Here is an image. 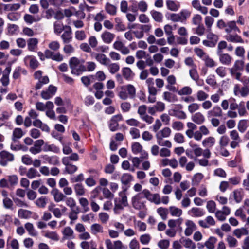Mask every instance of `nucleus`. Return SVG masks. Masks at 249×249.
<instances>
[{"label":"nucleus","mask_w":249,"mask_h":249,"mask_svg":"<svg viewBox=\"0 0 249 249\" xmlns=\"http://www.w3.org/2000/svg\"><path fill=\"white\" fill-rule=\"evenodd\" d=\"M51 194L53 196L54 201L56 202L64 201L66 197V196L57 189L53 190Z\"/></svg>","instance_id":"26"},{"label":"nucleus","mask_w":249,"mask_h":249,"mask_svg":"<svg viewBox=\"0 0 249 249\" xmlns=\"http://www.w3.org/2000/svg\"><path fill=\"white\" fill-rule=\"evenodd\" d=\"M221 63L225 65H230L232 58L228 53H220L218 54Z\"/></svg>","instance_id":"27"},{"label":"nucleus","mask_w":249,"mask_h":249,"mask_svg":"<svg viewBox=\"0 0 249 249\" xmlns=\"http://www.w3.org/2000/svg\"><path fill=\"white\" fill-rule=\"evenodd\" d=\"M123 119V116L121 114L113 116L109 122L108 126L111 131H116L119 127L118 122Z\"/></svg>","instance_id":"11"},{"label":"nucleus","mask_w":249,"mask_h":249,"mask_svg":"<svg viewBox=\"0 0 249 249\" xmlns=\"http://www.w3.org/2000/svg\"><path fill=\"white\" fill-rule=\"evenodd\" d=\"M66 28L67 29L64 30V33L61 36L64 44L69 43L71 41L72 38L71 28L70 26H67Z\"/></svg>","instance_id":"18"},{"label":"nucleus","mask_w":249,"mask_h":249,"mask_svg":"<svg viewBox=\"0 0 249 249\" xmlns=\"http://www.w3.org/2000/svg\"><path fill=\"white\" fill-rule=\"evenodd\" d=\"M21 73L25 75L27 73V71L25 70L22 69L20 67H16L14 70L13 74V78L14 79L19 78L20 76Z\"/></svg>","instance_id":"62"},{"label":"nucleus","mask_w":249,"mask_h":249,"mask_svg":"<svg viewBox=\"0 0 249 249\" xmlns=\"http://www.w3.org/2000/svg\"><path fill=\"white\" fill-rule=\"evenodd\" d=\"M191 119L193 122L197 124H201L205 121L204 115L200 112L194 114L191 117Z\"/></svg>","instance_id":"24"},{"label":"nucleus","mask_w":249,"mask_h":249,"mask_svg":"<svg viewBox=\"0 0 249 249\" xmlns=\"http://www.w3.org/2000/svg\"><path fill=\"white\" fill-rule=\"evenodd\" d=\"M142 194L143 198L145 197L147 200L156 205L160 203V197L159 194H152L149 190L145 189L141 192Z\"/></svg>","instance_id":"7"},{"label":"nucleus","mask_w":249,"mask_h":249,"mask_svg":"<svg viewBox=\"0 0 249 249\" xmlns=\"http://www.w3.org/2000/svg\"><path fill=\"white\" fill-rule=\"evenodd\" d=\"M170 115L179 119H185L187 117L186 113L183 111L179 110H172L170 112Z\"/></svg>","instance_id":"44"},{"label":"nucleus","mask_w":249,"mask_h":249,"mask_svg":"<svg viewBox=\"0 0 249 249\" xmlns=\"http://www.w3.org/2000/svg\"><path fill=\"white\" fill-rule=\"evenodd\" d=\"M128 187H123V190L119 192V197L114 199V212L115 214H120L124 207L128 206L126 192Z\"/></svg>","instance_id":"3"},{"label":"nucleus","mask_w":249,"mask_h":249,"mask_svg":"<svg viewBox=\"0 0 249 249\" xmlns=\"http://www.w3.org/2000/svg\"><path fill=\"white\" fill-rule=\"evenodd\" d=\"M40 174L38 172L37 170L34 168H30L28 170L27 174V177L30 179L35 178L36 177H39Z\"/></svg>","instance_id":"64"},{"label":"nucleus","mask_w":249,"mask_h":249,"mask_svg":"<svg viewBox=\"0 0 249 249\" xmlns=\"http://www.w3.org/2000/svg\"><path fill=\"white\" fill-rule=\"evenodd\" d=\"M80 212L79 207L75 208L74 209H70V212L69 213V218L71 221H75L78 219V214Z\"/></svg>","instance_id":"48"},{"label":"nucleus","mask_w":249,"mask_h":249,"mask_svg":"<svg viewBox=\"0 0 249 249\" xmlns=\"http://www.w3.org/2000/svg\"><path fill=\"white\" fill-rule=\"evenodd\" d=\"M216 140L214 137L209 136L205 138L202 142V145L204 147H212L215 143Z\"/></svg>","instance_id":"35"},{"label":"nucleus","mask_w":249,"mask_h":249,"mask_svg":"<svg viewBox=\"0 0 249 249\" xmlns=\"http://www.w3.org/2000/svg\"><path fill=\"white\" fill-rule=\"evenodd\" d=\"M191 12L182 10L179 13H170L166 15L167 18L173 22H184L191 15Z\"/></svg>","instance_id":"6"},{"label":"nucleus","mask_w":249,"mask_h":249,"mask_svg":"<svg viewBox=\"0 0 249 249\" xmlns=\"http://www.w3.org/2000/svg\"><path fill=\"white\" fill-rule=\"evenodd\" d=\"M49 49L45 50L46 59H50L56 62H61L64 56L58 51L60 48V44L57 40L50 41L48 45Z\"/></svg>","instance_id":"2"},{"label":"nucleus","mask_w":249,"mask_h":249,"mask_svg":"<svg viewBox=\"0 0 249 249\" xmlns=\"http://www.w3.org/2000/svg\"><path fill=\"white\" fill-rule=\"evenodd\" d=\"M49 82V79L47 76H42L41 78L38 80L37 83L35 86V89L36 90L40 89L42 87Z\"/></svg>","instance_id":"49"},{"label":"nucleus","mask_w":249,"mask_h":249,"mask_svg":"<svg viewBox=\"0 0 249 249\" xmlns=\"http://www.w3.org/2000/svg\"><path fill=\"white\" fill-rule=\"evenodd\" d=\"M67 25H64L61 21H56L54 22L53 29L54 32L56 35L60 34L63 31L67 29Z\"/></svg>","instance_id":"32"},{"label":"nucleus","mask_w":249,"mask_h":249,"mask_svg":"<svg viewBox=\"0 0 249 249\" xmlns=\"http://www.w3.org/2000/svg\"><path fill=\"white\" fill-rule=\"evenodd\" d=\"M231 196L233 197L236 203H240L242 201L244 196L243 191L241 189L235 190L233 191Z\"/></svg>","instance_id":"34"},{"label":"nucleus","mask_w":249,"mask_h":249,"mask_svg":"<svg viewBox=\"0 0 249 249\" xmlns=\"http://www.w3.org/2000/svg\"><path fill=\"white\" fill-rule=\"evenodd\" d=\"M65 166V171L69 174H73L78 170V167L71 163L66 164L65 162H62Z\"/></svg>","instance_id":"43"},{"label":"nucleus","mask_w":249,"mask_h":249,"mask_svg":"<svg viewBox=\"0 0 249 249\" xmlns=\"http://www.w3.org/2000/svg\"><path fill=\"white\" fill-rule=\"evenodd\" d=\"M43 158L47 162L51 165H56L59 163L58 157L56 156H48L44 155Z\"/></svg>","instance_id":"42"},{"label":"nucleus","mask_w":249,"mask_h":249,"mask_svg":"<svg viewBox=\"0 0 249 249\" xmlns=\"http://www.w3.org/2000/svg\"><path fill=\"white\" fill-rule=\"evenodd\" d=\"M65 202L66 205L68 206L70 209H74L75 208L79 207L76 205V202L75 199L71 197H66L65 199Z\"/></svg>","instance_id":"63"},{"label":"nucleus","mask_w":249,"mask_h":249,"mask_svg":"<svg viewBox=\"0 0 249 249\" xmlns=\"http://www.w3.org/2000/svg\"><path fill=\"white\" fill-rule=\"evenodd\" d=\"M163 98L164 100L168 102H174L178 100L177 96L169 91H165L163 93Z\"/></svg>","instance_id":"40"},{"label":"nucleus","mask_w":249,"mask_h":249,"mask_svg":"<svg viewBox=\"0 0 249 249\" xmlns=\"http://www.w3.org/2000/svg\"><path fill=\"white\" fill-rule=\"evenodd\" d=\"M216 26L220 29H224L225 32L227 33L225 38L228 41L235 43H244L241 36L236 33L237 32L240 33L241 31L237 26L235 21L226 22L223 19H220L217 21Z\"/></svg>","instance_id":"1"},{"label":"nucleus","mask_w":249,"mask_h":249,"mask_svg":"<svg viewBox=\"0 0 249 249\" xmlns=\"http://www.w3.org/2000/svg\"><path fill=\"white\" fill-rule=\"evenodd\" d=\"M0 164L3 166H6L8 162L13 161L14 156L10 152L3 150L0 152Z\"/></svg>","instance_id":"10"},{"label":"nucleus","mask_w":249,"mask_h":249,"mask_svg":"<svg viewBox=\"0 0 249 249\" xmlns=\"http://www.w3.org/2000/svg\"><path fill=\"white\" fill-rule=\"evenodd\" d=\"M115 35L107 31H104L101 36L103 41L106 44H110L113 40Z\"/></svg>","instance_id":"20"},{"label":"nucleus","mask_w":249,"mask_h":249,"mask_svg":"<svg viewBox=\"0 0 249 249\" xmlns=\"http://www.w3.org/2000/svg\"><path fill=\"white\" fill-rule=\"evenodd\" d=\"M169 211L173 216L179 217L182 213V211L175 206H170L169 208Z\"/></svg>","instance_id":"58"},{"label":"nucleus","mask_w":249,"mask_h":249,"mask_svg":"<svg viewBox=\"0 0 249 249\" xmlns=\"http://www.w3.org/2000/svg\"><path fill=\"white\" fill-rule=\"evenodd\" d=\"M91 232L93 235H96L98 233H102L104 232L103 226L98 223H95L90 226Z\"/></svg>","instance_id":"41"},{"label":"nucleus","mask_w":249,"mask_h":249,"mask_svg":"<svg viewBox=\"0 0 249 249\" xmlns=\"http://www.w3.org/2000/svg\"><path fill=\"white\" fill-rule=\"evenodd\" d=\"M25 228L30 235L34 237L37 235V232L35 230L32 223L30 222L26 223L25 224Z\"/></svg>","instance_id":"50"},{"label":"nucleus","mask_w":249,"mask_h":249,"mask_svg":"<svg viewBox=\"0 0 249 249\" xmlns=\"http://www.w3.org/2000/svg\"><path fill=\"white\" fill-rule=\"evenodd\" d=\"M189 214L192 217H200L205 214V211L200 208L193 207L188 212Z\"/></svg>","instance_id":"23"},{"label":"nucleus","mask_w":249,"mask_h":249,"mask_svg":"<svg viewBox=\"0 0 249 249\" xmlns=\"http://www.w3.org/2000/svg\"><path fill=\"white\" fill-rule=\"evenodd\" d=\"M32 212L29 210L20 209L18 211V215L21 218L28 219L31 217Z\"/></svg>","instance_id":"52"},{"label":"nucleus","mask_w":249,"mask_h":249,"mask_svg":"<svg viewBox=\"0 0 249 249\" xmlns=\"http://www.w3.org/2000/svg\"><path fill=\"white\" fill-rule=\"evenodd\" d=\"M23 19L26 23L32 24L34 22L40 21L41 18L38 16H35L28 14H26L23 17Z\"/></svg>","instance_id":"31"},{"label":"nucleus","mask_w":249,"mask_h":249,"mask_svg":"<svg viewBox=\"0 0 249 249\" xmlns=\"http://www.w3.org/2000/svg\"><path fill=\"white\" fill-rule=\"evenodd\" d=\"M38 40L36 38H30L27 41L28 50L30 52H35L37 48Z\"/></svg>","instance_id":"25"},{"label":"nucleus","mask_w":249,"mask_h":249,"mask_svg":"<svg viewBox=\"0 0 249 249\" xmlns=\"http://www.w3.org/2000/svg\"><path fill=\"white\" fill-rule=\"evenodd\" d=\"M136 92V90L134 86L131 84H128L120 87L118 95L120 99L125 100L128 98H134Z\"/></svg>","instance_id":"5"},{"label":"nucleus","mask_w":249,"mask_h":249,"mask_svg":"<svg viewBox=\"0 0 249 249\" xmlns=\"http://www.w3.org/2000/svg\"><path fill=\"white\" fill-rule=\"evenodd\" d=\"M233 233L237 238H240L243 235H248L249 232L246 228H242L234 230Z\"/></svg>","instance_id":"56"},{"label":"nucleus","mask_w":249,"mask_h":249,"mask_svg":"<svg viewBox=\"0 0 249 249\" xmlns=\"http://www.w3.org/2000/svg\"><path fill=\"white\" fill-rule=\"evenodd\" d=\"M105 9L107 13L111 16L115 15L117 12V7L109 2L106 3Z\"/></svg>","instance_id":"47"},{"label":"nucleus","mask_w":249,"mask_h":249,"mask_svg":"<svg viewBox=\"0 0 249 249\" xmlns=\"http://www.w3.org/2000/svg\"><path fill=\"white\" fill-rule=\"evenodd\" d=\"M185 225L186 227L184 231V234L186 236H189L196 230V226L192 220H190L186 221Z\"/></svg>","instance_id":"17"},{"label":"nucleus","mask_w":249,"mask_h":249,"mask_svg":"<svg viewBox=\"0 0 249 249\" xmlns=\"http://www.w3.org/2000/svg\"><path fill=\"white\" fill-rule=\"evenodd\" d=\"M57 89L55 86L50 85L47 89L41 91V97L44 100H48L55 94Z\"/></svg>","instance_id":"9"},{"label":"nucleus","mask_w":249,"mask_h":249,"mask_svg":"<svg viewBox=\"0 0 249 249\" xmlns=\"http://www.w3.org/2000/svg\"><path fill=\"white\" fill-rule=\"evenodd\" d=\"M222 110L221 108L218 106H214L211 110L208 112V117H220L222 116Z\"/></svg>","instance_id":"30"},{"label":"nucleus","mask_w":249,"mask_h":249,"mask_svg":"<svg viewBox=\"0 0 249 249\" xmlns=\"http://www.w3.org/2000/svg\"><path fill=\"white\" fill-rule=\"evenodd\" d=\"M122 72L123 77L127 80H131L134 75L131 69L129 67L123 68Z\"/></svg>","instance_id":"37"},{"label":"nucleus","mask_w":249,"mask_h":249,"mask_svg":"<svg viewBox=\"0 0 249 249\" xmlns=\"http://www.w3.org/2000/svg\"><path fill=\"white\" fill-rule=\"evenodd\" d=\"M150 14L153 19L157 22H161L163 21V14L162 13L153 10L150 11Z\"/></svg>","instance_id":"45"},{"label":"nucleus","mask_w":249,"mask_h":249,"mask_svg":"<svg viewBox=\"0 0 249 249\" xmlns=\"http://www.w3.org/2000/svg\"><path fill=\"white\" fill-rule=\"evenodd\" d=\"M108 67L109 72L111 74L117 73L120 70V65L117 63H109L107 66Z\"/></svg>","instance_id":"57"},{"label":"nucleus","mask_w":249,"mask_h":249,"mask_svg":"<svg viewBox=\"0 0 249 249\" xmlns=\"http://www.w3.org/2000/svg\"><path fill=\"white\" fill-rule=\"evenodd\" d=\"M105 245L107 249H122L123 244L120 240L112 242L109 239L105 240Z\"/></svg>","instance_id":"13"},{"label":"nucleus","mask_w":249,"mask_h":249,"mask_svg":"<svg viewBox=\"0 0 249 249\" xmlns=\"http://www.w3.org/2000/svg\"><path fill=\"white\" fill-rule=\"evenodd\" d=\"M249 126V122L247 120H241L238 124V130L241 133H244Z\"/></svg>","instance_id":"55"},{"label":"nucleus","mask_w":249,"mask_h":249,"mask_svg":"<svg viewBox=\"0 0 249 249\" xmlns=\"http://www.w3.org/2000/svg\"><path fill=\"white\" fill-rule=\"evenodd\" d=\"M23 61L25 66H29L33 69H36L39 66V62L33 55L26 56L23 59Z\"/></svg>","instance_id":"12"},{"label":"nucleus","mask_w":249,"mask_h":249,"mask_svg":"<svg viewBox=\"0 0 249 249\" xmlns=\"http://www.w3.org/2000/svg\"><path fill=\"white\" fill-rule=\"evenodd\" d=\"M85 60L76 57H71L69 61L71 73L79 76L84 72L85 70Z\"/></svg>","instance_id":"4"},{"label":"nucleus","mask_w":249,"mask_h":249,"mask_svg":"<svg viewBox=\"0 0 249 249\" xmlns=\"http://www.w3.org/2000/svg\"><path fill=\"white\" fill-rule=\"evenodd\" d=\"M203 178L204 176L202 173H197L195 174L192 179V184L194 185H198Z\"/></svg>","instance_id":"61"},{"label":"nucleus","mask_w":249,"mask_h":249,"mask_svg":"<svg viewBox=\"0 0 249 249\" xmlns=\"http://www.w3.org/2000/svg\"><path fill=\"white\" fill-rule=\"evenodd\" d=\"M44 144V142L42 139L36 140L33 146L29 149V151L34 155L39 153L42 151V146Z\"/></svg>","instance_id":"14"},{"label":"nucleus","mask_w":249,"mask_h":249,"mask_svg":"<svg viewBox=\"0 0 249 249\" xmlns=\"http://www.w3.org/2000/svg\"><path fill=\"white\" fill-rule=\"evenodd\" d=\"M180 240V242L183 243V246L185 248L188 249H195L196 248V244L190 239L186 238L181 241Z\"/></svg>","instance_id":"53"},{"label":"nucleus","mask_w":249,"mask_h":249,"mask_svg":"<svg viewBox=\"0 0 249 249\" xmlns=\"http://www.w3.org/2000/svg\"><path fill=\"white\" fill-rule=\"evenodd\" d=\"M192 5L197 11L200 12L202 14L207 15L208 12V9L205 6H202L198 0H194L192 1Z\"/></svg>","instance_id":"19"},{"label":"nucleus","mask_w":249,"mask_h":249,"mask_svg":"<svg viewBox=\"0 0 249 249\" xmlns=\"http://www.w3.org/2000/svg\"><path fill=\"white\" fill-rule=\"evenodd\" d=\"M7 180L11 188L18 184V178L17 175H12L7 177Z\"/></svg>","instance_id":"60"},{"label":"nucleus","mask_w":249,"mask_h":249,"mask_svg":"<svg viewBox=\"0 0 249 249\" xmlns=\"http://www.w3.org/2000/svg\"><path fill=\"white\" fill-rule=\"evenodd\" d=\"M171 130L169 127H164L162 130L157 132L156 134L157 140L162 139L164 138L170 137L171 134Z\"/></svg>","instance_id":"21"},{"label":"nucleus","mask_w":249,"mask_h":249,"mask_svg":"<svg viewBox=\"0 0 249 249\" xmlns=\"http://www.w3.org/2000/svg\"><path fill=\"white\" fill-rule=\"evenodd\" d=\"M62 239H71L74 238L73 230L69 226L66 227L62 231Z\"/></svg>","instance_id":"22"},{"label":"nucleus","mask_w":249,"mask_h":249,"mask_svg":"<svg viewBox=\"0 0 249 249\" xmlns=\"http://www.w3.org/2000/svg\"><path fill=\"white\" fill-rule=\"evenodd\" d=\"M34 126L41 129L42 131L48 132L50 131L49 127L45 124H43L42 121L38 119L35 120L33 122Z\"/></svg>","instance_id":"33"},{"label":"nucleus","mask_w":249,"mask_h":249,"mask_svg":"<svg viewBox=\"0 0 249 249\" xmlns=\"http://www.w3.org/2000/svg\"><path fill=\"white\" fill-rule=\"evenodd\" d=\"M24 133L20 128H16L13 131L12 140L15 143L17 142V140L20 139Z\"/></svg>","instance_id":"36"},{"label":"nucleus","mask_w":249,"mask_h":249,"mask_svg":"<svg viewBox=\"0 0 249 249\" xmlns=\"http://www.w3.org/2000/svg\"><path fill=\"white\" fill-rule=\"evenodd\" d=\"M133 176L129 173L123 174L120 178L121 183L124 185H128L133 180Z\"/></svg>","instance_id":"46"},{"label":"nucleus","mask_w":249,"mask_h":249,"mask_svg":"<svg viewBox=\"0 0 249 249\" xmlns=\"http://www.w3.org/2000/svg\"><path fill=\"white\" fill-rule=\"evenodd\" d=\"M43 236L49 239L57 242L59 240V236L56 231L46 230L44 231Z\"/></svg>","instance_id":"28"},{"label":"nucleus","mask_w":249,"mask_h":249,"mask_svg":"<svg viewBox=\"0 0 249 249\" xmlns=\"http://www.w3.org/2000/svg\"><path fill=\"white\" fill-rule=\"evenodd\" d=\"M157 212L162 220H165L167 219L169 213V209L161 207L157 209Z\"/></svg>","instance_id":"54"},{"label":"nucleus","mask_w":249,"mask_h":249,"mask_svg":"<svg viewBox=\"0 0 249 249\" xmlns=\"http://www.w3.org/2000/svg\"><path fill=\"white\" fill-rule=\"evenodd\" d=\"M182 223V219L180 218L177 219H170L168 221V226L169 228H174L177 227H180Z\"/></svg>","instance_id":"51"},{"label":"nucleus","mask_w":249,"mask_h":249,"mask_svg":"<svg viewBox=\"0 0 249 249\" xmlns=\"http://www.w3.org/2000/svg\"><path fill=\"white\" fill-rule=\"evenodd\" d=\"M142 198L143 196L141 193L136 194L132 197V205L135 209L141 210L145 207L144 203L142 201Z\"/></svg>","instance_id":"8"},{"label":"nucleus","mask_w":249,"mask_h":249,"mask_svg":"<svg viewBox=\"0 0 249 249\" xmlns=\"http://www.w3.org/2000/svg\"><path fill=\"white\" fill-rule=\"evenodd\" d=\"M216 242L217 239L214 237L212 236L205 242L204 246L208 249H214L215 247V244Z\"/></svg>","instance_id":"59"},{"label":"nucleus","mask_w":249,"mask_h":249,"mask_svg":"<svg viewBox=\"0 0 249 249\" xmlns=\"http://www.w3.org/2000/svg\"><path fill=\"white\" fill-rule=\"evenodd\" d=\"M79 157L76 153H71L69 156L64 157L62 159V162H65L66 164L71 163V161H77L79 160Z\"/></svg>","instance_id":"39"},{"label":"nucleus","mask_w":249,"mask_h":249,"mask_svg":"<svg viewBox=\"0 0 249 249\" xmlns=\"http://www.w3.org/2000/svg\"><path fill=\"white\" fill-rule=\"evenodd\" d=\"M166 4L168 9L174 12L177 11L180 7L179 2L171 0H166Z\"/></svg>","instance_id":"29"},{"label":"nucleus","mask_w":249,"mask_h":249,"mask_svg":"<svg viewBox=\"0 0 249 249\" xmlns=\"http://www.w3.org/2000/svg\"><path fill=\"white\" fill-rule=\"evenodd\" d=\"M95 59L101 64L104 66H107L110 62V60L106 55L102 53H93L92 54Z\"/></svg>","instance_id":"16"},{"label":"nucleus","mask_w":249,"mask_h":249,"mask_svg":"<svg viewBox=\"0 0 249 249\" xmlns=\"http://www.w3.org/2000/svg\"><path fill=\"white\" fill-rule=\"evenodd\" d=\"M73 188L76 196H84L86 193V189L82 183H76Z\"/></svg>","instance_id":"38"},{"label":"nucleus","mask_w":249,"mask_h":249,"mask_svg":"<svg viewBox=\"0 0 249 249\" xmlns=\"http://www.w3.org/2000/svg\"><path fill=\"white\" fill-rule=\"evenodd\" d=\"M199 225L203 228H209L215 224L214 218L211 216H208L204 220H200L198 221Z\"/></svg>","instance_id":"15"}]
</instances>
